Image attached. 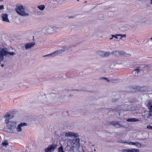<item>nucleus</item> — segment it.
I'll return each instance as SVG.
<instances>
[{
    "label": "nucleus",
    "mask_w": 152,
    "mask_h": 152,
    "mask_svg": "<svg viewBox=\"0 0 152 152\" xmlns=\"http://www.w3.org/2000/svg\"><path fill=\"white\" fill-rule=\"evenodd\" d=\"M80 139L76 138L73 139H69L67 142V145L65 149L69 151H73L74 148H79L80 147Z\"/></svg>",
    "instance_id": "f257e3e1"
},
{
    "label": "nucleus",
    "mask_w": 152,
    "mask_h": 152,
    "mask_svg": "<svg viewBox=\"0 0 152 152\" xmlns=\"http://www.w3.org/2000/svg\"><path fill=\"white\" fill-rule=\"evenodd\" d=\"M15 10L19 15L23 16H28L29 15V12L26 10L25 7L21 5H17Z\"/></svg>",
    "instance_id": "f03ea898"
},
{
    "label": "nucleus",
    "mask_w": 152,
    "mask_h": 152,
    "mask_svg": "<svg viewBox=\"0 0 152 152\" xmlns=\"http://www.w3.org/2000/svg\"><path fill=\"white\" fill-rule=\"evenodd\" d=\"M16 54L14 52H9L6 48H4L0 51V61H2L4 59V56L9 57L10 56H13Z\"/></svg>",
    "instance_id": "7ed1b4c3"
},
{
    "label": "nucleus",
    "mask_w": 152,
    "mask_h": 152,
    "mask_svg": "<svg viewBox=\"0 0 152 152\" xmlns=\"http://www.w3.org/2000/svg\"><path fill=\"white\" fill-rule=\"evenodd\" d=\"M69 50V49L67 48H63L62 49H59L58 50H57V51L52 53H51L44 56L43 57H45L47 56H51L52 57H54L55 56L57 55L60 54H61L63 53L64 52Z\"/></svg>",
    "instance_id": "20e7f679"
},
{
    "label": "nucleus",
    "mask_w": 152,
    "mask_h": 152,
    "mask_svg": "<svg viewBox=\"0 0 152 152\" xmlns=\"http://www.w3.org/2000/svg\"><path fill=\"white\" fill-rule=\"evenodd\" d=\"M119 142L122 143H126L128 145H135L138 148H140L142 147V144L141 143H139L137 142H132L129 141L126 142L124 140H121L119 141Z\"/></svg>",
    "instance_id": "39448f33"
},
{
    "label": "nucleus",
    "mask_w": 152,
    "mask_h": 152,
    "mask_svg": "<svg viewBox=\"0 0 152 152\" xmlns=\"http://www.w3.org/2000/svg\"><path fill=\"white\" fill-rule=\"evenodd\" d=\"M112 54L116 56H129L130 55L126 53L123 51H115L113 52Z\"/></svg>",
    "instance_id": "423d86ee"
},
{
    "label": "nucleus",
    "mask_w": 152,
    "mask_h": 152,
    "mask_svg": "<svg viewBox=\"0 0 152 152\" xmlns=\"http://www.w3.org/2000/svg\"><path fill=\"white\" fill-rule=\"evenodd\" d=\"M110 124L117 128L124 127H125L122 123H121L120 122L113 121L110 122Z\"/></svg>",
    "instance_id": "0eeeda50"
},
{
    "label": "nucleus",
    "mask_w": 152,
    "mask_h": 152,
    "mask_svg": "<svg viewBox=\"0 0 152 152\" xmlns=\"http://www.w3.org/2000/svg\"><path fill=\"white\" fill-rule=\"evenodd\" d=\"M57 145H50L48 147L45 149V152H52L56 148Z\"/></svg>",
    "instance_id": "6e6552de"
},
{
    "label": "nucleus",
    "mask_w": 152,
    "mask_h": 152,
    "mask_svg": "<svg viewBox=\"0 0 152 152\" xmlns=\"http://www.w3.org/2000/svg\"><path fill=\"white\" fill-rule=\"evenodd\" d=\"M65 135L67 137H73L75 138H77L79 137V135L78 133L71 132L66 133L65 134Z\"/></svg>",
    "instance_id": "1a4fd4ad"
},
{
    "label": "nucleus",
    "mask_w": 152,
    "mask_h": 152,
    "mask_svg": "<svg viewBox=\"0 0 152 152\" xmlns=\"http://www.w3.org/2000/svg\"><path fill=\"white\" fill-rule=\"evenodd\" d=\"M7 126L11 129H15L16 127L17 122L16 121H10L8 124Z\"/></svg>",
    "instance_id": "9d476101"
},
{
    "label": "nucleus",
    "mask_w": 152,
    "mask_h": 152,
    "mask_svg": "<svg viewBox=\"0 0 152 152\" xmlns=\"http://www.w3.org/2000/svg\"><path fill=\"white\" fill-rule=\"evenodd\" d=\"M27 123H21L19 124L16 127V131L18 132H20L22 131V127L24 126H26Z\"/></svg>",
    "instance_id": "9b49d317"
},
{
    "label": "nucleus",
    "mask_w": 152,
    "mask_h": 152,
    "mask_svg": "<svg viewBox=\"0 0 152 152\" xmlns=\"http://www.w3.org/2000/svg\"><path fill=\"white\" fill-rule=\"evenodd\" d=\"M13 117V116L11 115L8 113H7L4 116L5 118V122L6 124H8L9 122V120Z\"/></svg>",
    "instance_id": "f8f14e48"
},
{
    "label": "nucleus",
    "mask_w": 152,
    "mask_h": 152,
    "mask_svg": "<svg viewBox=\"0 0 152 152\" xmlns=\"http://www.w3.org/2000/svg\"><path fill=\"white\" fill-rule=\"evenodd\" d=\"M46 33L51 34L54 31V28L51 27H46L44 29Z\"/></svg>",
    "instance_id": "ddd939ff"
},
{
    "label": "nucleus",
    "mask_w": 152,
    "mask_h": 152,
    "mask_svg": "<svg viewBox=\"0 0 152 152\" xmlns=\"http://www.w3.org/2000/svg\"><path fill=\"white\" fill-rule=\"evenodd\" d=\"M35 44L34 42L27 43L25 45V48L26 50L31 49Z\"/></svg>",
    "instance_id": "4468645a"
},
{
    "label": "nucleus",
    "mask_w": 152,
    "mask_h": 152,
    "mask_svg": "<svg viewBox=\"0 0 152 152\" xmlns=\"http://www.w3.org/2000/svg\"><path fill=\"white\" fill-rule=\"evenodd\" d=\"M139 150L138 149L132 148L131 149H123L122 150V152H139Z\"/></svg>",
    "instance_id": "2eb2a0df"
},
{
    "label": "nucleus",
    "mask_w": 152,
    "mask_h": 152,
    "mask_svg": "<svg viewBox=\"0 0 152 152\" xmlns=\"http://www.w3.org/2000/svg\"><path fill=\"white\" fill-rule=\"evenodd\" d=\"M1 17L3 21L7 22H10V21L8 18V15L7 14H3L1 15Z\"/></svg>",
    "instance_id": "dca6fc26"
},
{
    "label": "nucleus",
    "mask_w": 152,
    "mask_h": 152,
    "mask_svg": "<svg viewBox=\"0 0 152 152\" xmlns=\"http://www.w3.org/2000/svg\"><path fill=\"white\" fill-rule=\"evenodd\" d=\"M140 120L135 118H130L128 119L126 121L129 122H134L140 121Z\"/></svg>",
    "instance_id": "f3484780"
},
{
    "label": "nucleus",
    "mask_w": 152,
    "mask_h": 152,
    "mask_svg": "<svg viewBox=\"0 0 152 152\" xmlns=\"http://www.w3.org/2000/svg\"><path fill=\"white\" fill-rule=\"evenodd\" d=\"M126 35L125 34H117L115 35V37L117 39H121L123 37H126Z\"/></svg>",
    "instance_id": "a211bd4d"
},
{
    "label": "nucleus",
    "mask_w": 152,
    "mask_h": 152,
    "mask_svg": "<svg viewBox=\"0 0 152 152\" xmlns=\"http://www.w3.org/2000/svg\"><path fill=\"white\" fill-rule=\"evenodd\" d=\"M38 8L39 10L42 11L45 8V6L44 5H42L38 6Z\"/></svg>",
    "instance_id": "6ab92c4d"
},
{
    "label": "nucleus",
    "mask_w": 152,
    "mask_h": 152,
    "mask_svg": "<svg viewBox=\"0 0 152 152\" xmlns=\"http://www.w3.org/2000/svg\"><path fill=\"white\" fill-rule=\"evenodd\" d=\"M97 54L100 56H104V52L102 51H99L97 52Z\"/></svg>",
    "instance_id": "aec40b11"
},
{
    "label": "nucleus",
    "mask_w": 152,
    "mask_h": 152,
    "mask_svg": "<svg viewBox=\"0 0 152 152\" xmlns=\"http://www.w3.org/2000/svg\"><path fill=\"white\" fill-rule=\"evenodd\" d=\"M148 106L149 109H152V102H149L148 104Z\"/></svg>",
    "instance_id": "412c9836"
},
{
    "label": "nucleus",
    "mask_w": 152,
    "mask_h": 152,
    "mask_svg": "<svg viewBox=\"0 0 152 152\" xmlns=\"http://www.w3.org/2000/svg\"><path fill=\"white\" fill-rule=\"evenodd\" d=\"M58 152H65L63 150V148L62 146H61L58 148Z\"/></svg>",
    "instance_id": "4be33fe9"
},
{
    "label": "nucleus",
    "mask_w": 152,
    "mask_h": 152,
    "mask_svg": "<svg viewBox=\"0 0 152 152\" xmlns=\"http://www.w3.org/2000/svg\"><path fill=\"white\" fill-rule=\"evenodd\" d=\"M111 54L109 52H104V57H107L110 55Z\"/></svg>",
    "instance_id": "5701e85b"
},
{
    "label": "nucleus",
    "mask_w": 152,
    "mask_h": 152,
    "mask_svg": "<svg viewBox=\"0 0 152 152\" xmlns=\"http://www.w3.org/2000/svg\"><path fill=\"white\" fill-rule=\"evenodd\" d=\"M2 144L3 146H7L8 145V143L7 141H5L4 142H2Z\"/></svg>",
    "instance_id": "b1692460"
},
{
    "label": "nucleus",
    "mask_w": 152,
    "mask_h": 152,
    "mask_svg": "<svg viewBox=\"0 0 152 152\" xmlns=\"http://www.w3.org/2000/svg\"><path fill=\"white\" fill-rule=\"evenodd\" d=\"M149 109V115L150 116H152V109Z\"/></svg>",
    "instance_id": "393cba45"
},
{
    "label": "nucleus",
    "mask_w": 152,
    "mask_h": 152,
    "mask_svg": "<svg viewBox=\"0 0 152 152\" xmlns=\"http://www.w3.org/2000/svg\"><path fill=\"white\" fill-rule=\"evenodd\" d=\"M147 127L148 129H152V126H148Z\"/></svg>",
    "instance_id": "a878e982"
},
{
    "label": "nucleus",
    "mask_w": 152,
    "mask_h": 152,
    "mask_svg": "<svg viewBox=\"0 0 152 152\" xmlns=\"http://www.w3.org/2000/svg\"><path fill=\"white\" fill-rule=\"evenodd\" d=\"M134 71H136L137 72V74H138V72L140 71V69H135Z\"/></svg>",
    "instance_id": "bb28decb"
},
{
    "label": "nucleus",
    "mask_w": 152,
    "mask_h": 152,
    "mask_svg": "<svg viewBox=\"0 0 152 152\" xmlns=\"http://www.w3.org/2000/svg\"><path fill=\"white\" fill-rule=\"evenodd\" d=\"M4 8L3 5H1L0 6V10L3 9Z\"/></svg>",
    "instance_id": "cd10ccee"
},
{
    "label": "nucleus",
    "mask_w": 152,
    "mask_h": 152,
    "mask_svg": "<svg viewBox=\"0 0 152 152\" xmlns=\"http://www.w3.org/2000/svg\"><path fill=\"white\" fill-rule=\"evenodd\" d=\"M103 79H104L105 80H107L108 81H109V80H108V78H105V77H103L102 78Z\"/></svg>",
    "instance_id": "c85d7f7f"
},
{
    "label": "nucleus",
    "mask_w": 152,
    "mask_h": 152,
    "mask_svg": "<svg viewBox=\"0 0 152 152\" xmlns=\"http://www.w3.org/2000/svg\"><path fill=\"white\" fill-rule=\"evenodd\" d=\"M112 38H110V40H111V39H113V37H115V36H114V35H112Z\"/></svg>",
    "instance_id": "c756f323"
},
{
    "label": "nucleus",
    "mask_w": 152,
    "mask_h": 152,
    "mask_svg": "<svg viewBox=\"0 0 152 152\" xmlns=\"http://www.w3.org/2000/svg\"><path fill=\"white\" fill-rule=\"evenodd\" d=\"M151 65H149V64H148L146 66V67H148L149 68H150L151 67Z\"/></svg>",
    "instance_id": "7c9ffc66"
},
{
    "label": "nucleus",
    "mask_w": 152,
    "mask_h": 152,
    "mask_svg": "<svg viewBox=\"0 0 152 152\" xmlns=\"http://www.w3.org/2000/svg\"><path fill=\"white\" fill-rule=\"evenodd\" d=\"M148 39L149 40H150V41H152V37L150 38L149 39Z\"/></svg>",
    "instance_id": "2f4dec72"
},
{
    "label": "nucleus",
    "mask_w": 152,
    "mask_h": 152,
    "mask_svg": "<svg viewBox=\"0 0 152 152\" xmlns=\"http://www.w3.org/2000/svg\"><path fill=\"white\" fill-rule=\"evenodd\" d=\"M150 4H152V0H151V3H150Z\"/></svg>",
    "instance_id": "473e14b6"
},
{
    "label": "nucleus",
    "mask_w": 152,
    "mask_h": 152,
    "mask_svg": "<svg viewBox=\"0 0 152 152\" xmlns=\"http://www.w3.org/2000/svg\"><path fill=\"white\" fill-rule=\"evenodd\" d=\"M3 66H4V65H3V64H1V66L2 67H3Z\"/></svg>",
    "instance_id": "72a5a7b5"
},
{
    "label": "nucleus",
    "mask_w": 152,
    "mask_h": 152,
    "mask_svg": "<svg viewBox=\"0 0 152 152\" xmlns=\"http://www.w3.org/2000/svg\"><path fill=\"white\" fill-rule=\"evenodd\" d=\"M11 48H12V50H13V48H12V47H11Z\"/></svg>",
    "instance_id": "f704fd0d"
},
{
    "label": "nucleus",
    "mask_w": 152,
    "mask_h": 152,
    "mask_svg": "<svg viewBox=\"0 0 152 152\" xmlns=\"http://www.w3.org/2000/svg\"><path fill=\"white\" fill-rule=\"evenodd\" d=\"M1 1H2V0H0V2Z\"/></svg>",
    "instance_id": "c9c22d12"
}]
</instances>
